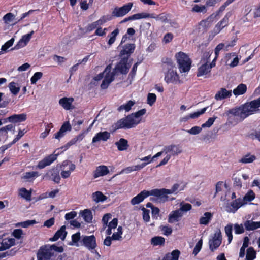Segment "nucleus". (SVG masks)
<instances>
[{
    "label": "nucleus",
    "mask_w": 260,
    "mask_h": 260,
    "mask_svg": "<svg viewBox=\"0 0 260 260\" xmlns=\"http://www.w3.org/2000/svg\"><path fill=\"white\" fill-rule=\"evenodd\" d=\"M64 251L62 246H58L55 244H45L41 246L37 253L38 260H63L61 254Z\"/></svg>",
    "instance_id": "nucleus-1"
},
{
    "label": "nucleus",
    "mask_w": 260,
    "mask_h": 260,
    "mask_svg": "<svg viewBox=\"0 0 260 260\" xmlns=\"http://www.w3.org/2000/svg\"><path fill=\"white\" fill-rule=\"evenodd\" d=\"M260 97L249 102H246L241 106L231 109L228 112L232 115L240 118V120H244L249 116L260 111Z\"/></svg>",
    "instance_id": "nucleus-2"
},
{
    "label": "nucleus",
    "mask_w": 260,
    "mask_h": 260,
    "mask_svg": "<svg viewBox=\"0 0 260 260\" xmlns=\"http://www.w3.org/2000/svg\"><path fill=\"white\" fill-rule=\"evenodd\" d=\"M146 112L145 109H141L137 112L127 115L125 118H121L114 123L112 127L113 131L121 128H131L137 125L139 122H136L134 117L139 118L144 115Z\"/></svg>",
    "instance_id": "nucleus-3"
},
{
    "label": "nucleus",
    "mask_w": 260,
    "mask_h": 260,
    "mask_svg": "<svg viewBox=\"0 0 260 260\" xmlns=\"http://www.w3.org/2000/svg\"><path fill=\"white\" fill-rule=\"evenodd\" d=\"M175 58L181 73L187 72L190 70L192 61L187 54L180 51L175 54Z\"/></svg>",
    "instance_id": "nucleus-4"
},
{
    "label": "nucleus",
    "mask_w": 260,
    "mask_h": 260,
    "mask_svg": "<svg viewBox=\"0 0 260 260\" xmlns=\"http://www.w3.org/2000/svg\"><path fill=\"white\" fill-rule=\"evenodd\" d=\"M128 57H123L116 64L115 68L112 71H111V73L115 77L118 73H120L123 75H126L128 73L130 64L128 63Z\"/></svg>",
    "instance_id": "nucleus-5"
},
{
    "label": "nucleus",
    "mask_w": 260,
    "mask_h": 260,
    "mask_svg": "<svg viewBox=\"0 0 260 260\" xmlns=\"http://www.w3.org/2000/svg\"><path fill=\"white\" fill-rule=\"evenodd\" d=\"M150 196H154L158 197L157 191L156 189L151 190H143L138 194L132 199L131 203L133 205H135L143 202L144 200Z\"/></svg>",
    "instance_id": "nucleus-6"
},
{
    "label": "nucleus",
    "mask_w": 260,
    "mask_h": 260,
    "mask_svg": "<svg viewBox=\"0 0 260 260\" xmlns=\"http://www.w3.org/2000/svg\"><path fill=\"white\" fill-rule=\"evenodd\" d=\"M43 179L51 180L55 183L59 184L60 181V171L56 167H53L49 170L44 175Z\"/></svg>",
    "instance_id": "nucleus-7"
},
{
    "label": "nucleus",
    "mask_w": 260,
    "mask_h": 260,
    "mask_svg": "<svg viewBox=\"0 0 260 260\" xmlns=\"http://www.w3.org/2000/svg\"><path fill=\"white\" fill-rule=\"evenodd\" d=\"M133 5V3L129 2L121 7H115L112 12V16L115 17L124 16L131 11Z\"/></svg>",
    "instance_id": "nucleus-8"
},
{
    "label": "nucleus",
    "mask_w": 260,
    "mask_h": 260,
    "mask_svg": "<svg viewBox=\"0 0 260 260\" xmlns=\"http://www.w3.org/2000/svg\"><path fill=\"white\" fill-rule=\"evenodd\" d=\"M179 187V184L178 183L174 184L172 187L171 189L166 188L156 189L159 198L161 201L164 202L167 200V194H172L177 191Z\"/></svg>",
    "instance_id": "nucleus-9"
},
{
    "label": "nucleus",
    "mask_w": 260,
    "mask_h": 260,
    "mask_svg": "<svg viewBox=\"0 0 260 260\" xmlns=\"http://www.w3.org/2000/svg\"><path fill=\"white\" fill-rule=\"evenodd\" d=\"M112 67L111 64L108 65L105 69V72H106V75L101 84V87L103 89H107L109 84L114 80V76L111 73Z\"/></svg>",
    "instance_id": "nucleus-10"
},
{
    "label": "nucleus",
    "mask_w": 260,
    "mask_h": 260,
    "mask_svg": "<svg viewBox=\"0 0 260 260\" xmlns=\"http://www.w3.org/2000/svg\"><path fill=\"white\" fill-rule=\"evenodd\" d=\"M57 156L58 154L53 153L45 156L43 159L38 162L36 166V168L43 169L46 167L50 166L57 159Z\"/></svg>",
    "instance_id": "nucleus-11"
},
{
    "label": "nucleus",
    "mask_w": 260,
    "mask_h": 260,
    "mask_svg": "<svg viewBox=\"0 0 260 260\" xmlns=\"http://www.w3.org/2000/svg\"><path fill=\"white\" fill-rule=\"evenodd\" d=\"M165 80L168 84L180 83L179 75L176 71L174 70V68H170L168 70L165 74Z\"/></svg>",
    "instance_id": "nucleus-12"
},
{
    "label": "nucleus",
    "mask_w": 260,
    "mask_h": 260,
    "mask_svg": "<svg viewBox=\"0 0 260 260\" xmlns=\"http://www.w3.org/2000/svg\"><path fill=\"white\" fill-rule=\"evenodd\" d=\"M222 242L221 233L220 230L216 232L213 238L209 241V248L211 251H214L219 247Z\"/></svg>",
    "instance_id": "nucleus-13"
},
{
    "label": "nucleus",
    "mask_w": 260,
    "mask_h": 260,
    "mask_svg": "<svg viewBox=\"0 0 260 260\" xmlns=\"http://www.w3.org/2000/svg\"><path fill=\"white\" fill-rule=\"evenodd\" d=\"M82 242L83 245L89 250L94 249L97 246L96 238L93 235L84 236Z\"/></svg>",
    "instance_id": "nucleus-14"
},
{
    "label": "nucleus",
    "mask_w": 260,
    "mask_h": 260,
    "mask_svg": "<svg viewBox=\"0 0 260 260\" xmlns=\"http://www.w3.org/2000/svg\"><path fill=\"white\" fill-rule=\"evenodd\" d=\"M244 204V202L240 198L235 199L226 206V210L229 212L235 213L239 208Z\"/></svg>",
    "instance_id": "nucleus-15"
},
{
    "label": "nucleus",
    "mask_w": 260,
    "mask_h": 260,
    "mask_svg": "<svg viewBox=\"0 0 260 260\" xmlns=\"http://www.w3.org/2000/svg\"><path fill=\"white\" fill-rule=\"evenodd\" d=\"M231 15V14L230 13H227L223 18L217 23L213 29L214 35L219 34L223 28L229 25V17Z\"/></svg>",
    "instance_id": "nucleus-16"
},
{
    "label": "nucleus",
    "mask_w": 260,
    "mask_h": 260,
    "mask_svg": "<svg viewBox=\"0 0 260 260\" xmlns=\"http://www.w3.org/2000/svg\"><path fill=\"white\" fill-rule=\"evenodd\" d=\"M34 34V31L32 30L29 33L25 35L22 37V38L19 41L13 49H19L20 48L25 46L30 41L31 36Z\"/></svg>",
    "instance_id": "nucleus-17"
},
{
    "label": "nucleus",
    "mask_w": 260,
    "mask_h": 260,
    "mask_svg": "<svg viewBox=\"0 0 260 260\" xmlns=\"http://www.w3.org/2000/svg\"><path fill=\"white\" fill-rule=\"evenodd\" d=\"M66 225L61 226L60 228L56 232L53 237L49 239V240L54 242L57 241L59 238L64 240L67 235V232L66 231Z\"/></svg>",
    "instance_id": "nucleus-18"
},
{
    "label": "nucleus",
    "mask_w": 260,
    "mask_h": 260,
    "mask_svg": "<svg viewBox=\"0 0 260 260\" xmlns=\"http://www.w3.org/2000/svg\"><path fill=\"white\" fill-rule=\"evenodd\" d=\"M135 45L134 44L128 43L125 44L123 49L120 52V55L123 57H127L129 58L131 54L135 50Z\"/></svg>",
    "instance_id": "nucleus-19"
},
{
    "label": "nucleus",
    "mask_w": 260,
    "mask_h": 260,
    "mask_svg": "<svg viewBox=\"0 0 260 260\" xmlns=\"http://www.w3.org/2000/svg\"><path fill=\"white\" fill-rule=\"evenodd\" d=\"M183 216V213L179 209L173 210L170 212L168 216V222L173 223L178 222Z\"/></svg>",
    "instance_id": "nucleus-20"
},
{
    "label": "nucleus",
    "mask_w": 260,
    "mask_h": 260,
    "mask_svg": "<svg viewBox=\"0 0 260 260\" xmlns=\"http://www.w3.org/2000/svg\"><path fill=\"white\" fill-rule=\"evenodd\" d=\"M232 96V90H228L225 88H221L217 91L215 95V99L217 101L223 100Z\"/></svg>",
    "instance_id": "nucleus-21"
},
{
    "label": "nucleus",
    "mask_w": 260,
    "mask_h": 260,
    "mask_svg": "<svg viewBox=\"0 0 260 260\" xmlns=\"http://www.w3.org/2000/svg\"><path fill=\"white\" fill-rule=\"evenodd\" d=\"M74 101V99L72 97H64L59 100V103L64 109L68 110L74 108V107L72 106Z\"/></svg>",
    "instance_id": "nucleus-22"
},
{
    "label": "nucleus",
    "mask_w": 260,
    "mask_h": 260,
    "mask_svg": "<svg viewBox=\"0 0 260 260\" xmlns=\"http://www.w3.org/2000/svg\"><path fill=\"white\" fill-rule=\"evenodd\" d=\"M110 137V133L107 131L98 133L92 139V143H95L100 141H106Z\"/></svg>",
    "instance_id": "nucleus-23"
},
{
    "label": "nucleus",
    "mask_w": 260,
    "mask_h": 260,
    "mask_svg": "<svg viewBox=\"0 0 260 260\" xmlns=\"http://www.w3.org/2000/svg\"><path fill=\"white\" fill-rule=\"evenodd\" d=\"M109 173L108 167L104 165L96 167L93 172L94 178H98L100 176H104Z\"/></svg>",
    "instance_id": "nucleus-24"
},
{
    "label": "nucleus",
    "mask_w": 260,
    "mask_h": 260,
    "mask_svg": "<svg viewBox=\"0 0 260 260\" xmlns=\"http://www.w3.org/2000/svg\"><path fill=\"white\" fill-rule=\"evenodd\" d=\"M166 153H170L172 155H177L182 152V149L179 145H170L166 146L164 149Z\"/></svg>",
    "instance_id": "nucleus-25"
},
{
    "label": "nucleus",
    "mask_w": 260,
    "mask_h": 260,
    "mask_svg": "<svg viewBox=\"0 0 260 260\" xmlns=\"http://www.w3.org/2000/svg\"><path fill=\"white\" fill-rule=\"evenodd\" d=\"M40 176L38 171L26 172L23 174L21 179L26 182H33L36 178Z\"/></svg>",
    "instance_id": "nucleus-26"
},
{
    "label": "nucleus",
    "mask_w": 260,
    "mask_h": 260,
    "mask_svg": "<svg viewBox=\"0 0 260 260\" xmlns=\"http://www.w3.org/2000/svg\"><path fill=\"white\" fill-rule=\"evenodd\" d=\"M27 115L25 113L20 114H14L9 117L8 120L11 123H18L25 121L26 120Z\"/></svg>",
    "instance_id": "nucleus-27"
},
{
    "label": "nucleus",
    "mask_w": 260,
    "mask_h": 260,
    "mask_svg": "<svg viewBox=\"0 0 260 260\" xmlns=\"http://www.w3.org/2000/svg\"><path fill=\"white\" fill-rule=\"evenodd\" d=\"M211 69L209 66L208 62L207 61L205 63L202 64L198 69L197 72V76L200 77L210 73Z\"/></svg>",
    "instance_id": "nucleus-28"
},
{
    "label": "nucleus",
    "mask_w": 260,
    "mask_h": 260,
    "mask_svg": "<svg viewBox=\"0 0 260 260\" xmlns=\"http://www.w3.org/2000/svg\"><path fill=\"white\" fill-rule=\"evenodd\" d=\"M15 244V240L14 238L4 239L2 241L0 246V251L9 249Z\"/></svg>",
    "instance_id": "nucleus-29"
},
{
    "label": "nucleus",
    "mask_w": 260,
    "mask_h": 260,
    "mask_svg": "<svg viewBox=\"0 0 260 260\" xmlns=\"http://www.w3.org/2000/svg\"><path fill=\"white\" fill-rule=\"evenodd\" d=\"M119 151H124L128 149L129 145L128 141L124 138H120L119 141L115 143Z\"/></svg>",
    "instance_id": "nucleus-30"
},
{
    "label": "nucleus",
    "mask_w": 260,
    "mask_h": 260,
    "mask_svg": "<svg viewBox=\"0 0 260 260\" xmlns=\"http://www.w3.org/2000/svg\"><path fill=\"white\" fill-rule=\"evenodd\" d=\"M180 252L179 250H174L171 253L166 254L162 258V260H178Z\"/></svg>",
    "instance_id": "nucleus-31"
},
{
    "label": "nucleus",
    "mask_w": 260,
    "mask_h": 260,
    "mask_svg": "<svg viewBox=\"0 0 260 260\" xmlns=\"http://www.w3.org/2000/svg\"><path fill=\"white\" fill-rule=\"evenodd\" d=\"M247 231H251L260 228V221L254 222L250 220H246L244 224Z\"/></svg>",
    "instance_id": "nucleus-32"
},
{
    "label": "nucleus",
    "mask_w": 260,
    "mask_h": 260,
    "mask_svg": "<svg viewBox=\"0 0 260 260\" xmlns=\"http://www.w3.org/2000/svg\"><path fill=\"white\" fill-rule=\"evenodd\" d=\"M148 164V162H143L140 165H137L136 166H132L126 167V168L123 170V172L125 173L128 174L133 171H138L142 168H143L145 166H146Z\"/></svg>",
    "instance_id": "nucleus-33"
},
{
    "label": "nucleus",
    "mask_w": 260,
    "mask_h": 260,
    "mask_svg": "<svg viewBox=\"0 0 260 260\" xmlns=\"http://www.w3.org/2000/svg\"><path fill=\"white\" fill-rule=\"evenodd\" d=\"M146 15H149L147 18H154L157 21H161L162 22H168V17L166 14L161 13L159 15H156L154 13H147Z\"/></svg>",
    "instance_id": "nucleus-34"
},
{
    "label": "nucleus",
    "mask_w": 260,
    "mask_h": 260,
    "mask_svg": "<svg viewBox=\"0 0 260 260\" xmlns=\"http://www.w3.org/2000/svg\"><path fill=\"white\" fill-rule=\"evenodd\" d=\"M84 221L87 223H91L93 219L92 213L89 209H86L82 211L81 213Z\"/></svg>",
    "instance_id": "nucleus-35"
},
{
    "label": "nucleus",
    "mask_w": 260,
    "mask_h": 260,
    "mask_svg": "<svg viewBox=\"0 0 260 260\" xmlns=\"http://www.w3.org/2000/svg\"><path fill=\"white\" fill-rule=\"evenodd\" d=\"M213 217V214L211 212H205L204 214V216L200 218L199 223L200 224L207 225Z\"/></svg>",
    "instance_id": "nucleus-36"
},
{
    "label": "nucleus",
    "mask_w": 260,
    "mask_h": 260,
    "mask_svg": "<svg viewBox=\"0 0 260 260\" xmlns=\"http://www.w3.org/2000/svg\"><path fill=\"white\" fill-rule=\"evenodd\" d=\"M93 200L96 203L104 202L106 200L107 197L104 195L103 193L100 191H97L92 194Z\"/></svg>",
    "instance_id": "nucleus-37"
},
{
    "label": "nucleus",
    "mask_w": 260,
    "mask_h": 260,
    "mask_svg": "<svg viewBox=\"0 0 260 260\" xmlns=\"http://www.w3.org/2000/svg\"><path fill=\"white\" fill-rule=\"evenodd\" d=\"M256 158V156L254 155L248 153L243 156L239 161L242 164H249L253 162Z\"/></svg>",
    "instance_id": "nucleus-38"
},
{
    "label": "nucleus",
    "mask_w": 260,
    "mask_h": 260,
    "mask_svg": "<svg viewBox=\"0 0 260 260\" xmlns=\"http://www.w3.org/2000/svg\"><path fill=\"white\" fill-rule=\"evenodd\" d=\"M246 85L244 84L241 83L234 89L233 93L235 95L238 96L244 94L246 92Z\"/></svg>",
    "instance_id": "nucleus-39"
},
{
    "label": "nucleus",
    "mask_w": 260,
    "mask_h": 260,
    "mask_svg": "<svg viewBox=\"0 0 260 260\" xmlns=\"http://www.w3.org/2000/svg\"><path fill=\"white\" fill-rule=\"evenodd\" d=\"M19 195L26 201H30L31 200V190H28L25 188H21L19 189Z\"/></svg>",
    "instance_id": "nucleus-40"
},
{
    "label": "nucleus",
    "mask_w": 260,
    "mask_h": 260,
    "mask_svg": "<svg viewBox=\"0 0 260 260\" xmlns=\"http://www.w3.org/2000/svg\"><path fill=\"white\" fill-rule=\"evenodd\" d=\"M135 104V101L129 100L125 104L121 105L120 106L117 108V110L119 112H121L124 110L126 112H128L131 110L132 106H133Z\"/></svg>",
    "instance_id": "nucleus-41"
},
{
    "label": "nucleus",
    "mask_w": 260,
    "mask_h": 260,
    "mask_svg": "<svg viewBox=\"0 0 260 260\" xmlns=\"http://www.w3.org/2000/svg\"><path fill=\"white\" fill-rule=\"evenodd\" d=\"M165 242V239L161 236H155L151 239V244L153 246L163 245Z\"/></svg>",
    "instance_id": "nucleus-42"
},
{
    "label": "nucleus",
    "mask_w": 260,
    "mask_h": 260,
    "mask_svg": "<svg viewBox=\"0 0 260 260\" xmlns=\"http://www.w3.org/2000/svg\"><path fill=\"white\" fill-rule=\"evenodd\" d=\"M119 33V29L116 28L111 33L108 35V37H109V39L108 41V44L109 45H111L114 43L116 40V38Z\"/></svg>",
    "instance_id": "nucleus-43"
},
{
    "label": "nucleus",
    "mask_w": 260,
    "mask_h": 260,
    "mask_svg": "<svg viewBox=\"0 0 260 260\" xmlns=\"http://www.w3.org/2000/svg\"><path fill=\"white\" fill-rule=\"evenodd\" d=\"M163 68H166L168 70L170 68H174V65L172 60L168 57H164L161 60Z\"/></svg>",
    "instance_id": "nucleus-44"
},
{
    "label": "nucleus",
    "mask_w": 260,
    "mask_h": 260,
    "mask_svg": "<svg viewBox=\"0 0 260 260\" xmlns=\"http://www.w3.org/2000/svg\"><path fill=\"white\" fill-rule=\"evenodd\" d=\"M224 230L225 233L228 237V243L230 244L233 239V224L231 223L228 224L226 226H225Z\"/></svg>",
    "instance_id": "nucleus-45"
},
{
    "label": "nucleus",
    "mask_w": 260,
    "mask_h": 260,
    "mask_svg": "<svg viewBox=\"0 0 260 260\" xmlns=\"http://www.w3.org/2000/svg\"><path fill=\"white\" fill-rule=\"evenodd\" d=\"M256 257V252L252 247H248L246 255V260H253Z\"/></svg>",
    "instance_id": "nucleus-46"
},
{
    "label": "nucleus",
    "mask_w": 260,
    "mask_h": 260,
    "mask_svg": "<svg viewBox=\"0 0 260 260\" xmlns=\"http://www.w3.org/2000/svg\"><path fill=\"white\" fill-rule=\"evenodd\" d=\"M9 87L11 93L14 95H17L20 91L19 87L16 86V83L12 82L9 83Z\"/></svg>",
    "instance_id": "nucleus-47"
},
{
    "label": "nucleus",
    "mask_w": 260,
    "mask_h": 260,
    "mask_svg": "<svg viewBox=\"0 0 260 260\" xmlns=\"http://www.w3.org/2000/svg\"><path fill=\"white\" fill-rule=\"evenodd\" d=\"M255 197V194L254 192L252 190H250L245 195L242 200L244 202V201L251 202L254 199Z\"/></svg>",
    "instance_id": "nucleus-48"
},
{
    "label": "nucleus",
    "mask_w": 260,
    "mask_h": 260,
    "mask_svg": "<svg viewBox=\"0 0 260 260\" xmlns=\"http://www.w3.org/2000/svg\"><path fill=\"white\" fill-rule=\"evenodd\" d=\"M191 11L197 13L202 12L203 13H205L207 12V9L205 6H199L198 5H194L192 8Z\"/></svg>",
    "instance_id": "nucleus-49"
},
{
    "label": "nucleus",
    "mask_w": 260,
    "mask_h": 260,
    "mask_svg": "<svg viewBox=\"0 0 260 260\" xmlns=\"http://www.w3.org/2000/svg\"><path fill=\"white\" fill-rule=\"evenodd\" d=\"M45 124H46L45 125V129L44 132L41 134V137L43 139L46 138L48 136V135L49 134L51 129L53 127V124L52 123L47 124L45 123Z\"/></svg>",
    "instance_id": "nucleus-50"
},
{
    "label": "nucleus",
    "mask_w": 260,
    "mask_h": 260,
    "mask_svg": "<svg viewBox=\"0 0 260 260\" xmlns=\"http://www.w3.org/2000/svg\"><path fill=\"white\" fill-rule=\"evenodd\" d=\"M16 251L17 250L15 248L5 252L0 253V258H3L7 256H13L15 254Z\"/></svg>",
    "instance_id": "nucleus-51"
},
{
    "label": "nucleus",
    "mask_w": 260,
    "mask_h": 260,
    "mask_svg": "<svg viewBox=\"0 0 260 260\" xmlns=\"http://www.w3.org/2000/svg\"><path fill=\"white\" fill-rule=\"evenodd\" d=\"M112 19V16L110 15H104L98 21H96L99 26L104 24L106 22Z\"/></svg>",
    "instance_id": "nucleus-52"
},
{
    "label": "nucleus",
    "mask_w": 260,
    "mask_h": 260,
    "mask_svg": "<svg viewBox=\"0 0 260 260\" xmlns=\"http://www.w3.org/2000/svg\"><path fill=\"white\" fill-rule=\"evenodd\" d=\"M149 15H146V13H137L130 16L131 20H138L142 18H147Z\"/></svg>",
    "instance_id": "nucleus-53"
},
{
    "label": "nucleus",
    "mask_w": 260,
    "mask_h": 260,
    "mask_svg": "<svg viewBox=\"0 0 260 260\" xmlns=\"http://www.w3.org/2000/svg\"><path fill=\"white\" fill-rule=\"evenodd\" d=\"M147 104L152 106L156 101V95L154 93H149L147 95Z\"/></svg>",
    "instance_id": "nucleus-54"
},
{
    "label": "nucleus",
    "mask_w": 260,
    "mask_h": 260,
    "mask_svg": "<svg viewBox=\"0 0 260 260\" xmlns=\"http://www.w3.org/2000/svg\"><path fill=\"white\" fill-rule=\"evenodd\" d=\"M43 76V73L40 72H36L30 78V82L32 84H36Z\"/></svg>",
    "instance_id": "nucleus-55"
},
{
    "label": "nucleus",
    "mask_w": 260,
    "mask_h": 260,
    "mask_svg": "<svg viewBox=\"0 0 260 260\" xmlns=\"http://www.w3.org/2000/svg\"><path fill=\"white\" fill-rule=\"evenodd\" d=\"M14 42V39L11 38L9 41H7L1 47V50L2 51H7V49L11 47Z\"/></svg>",
    "instance_id": "nucleus-56"
},
{
    "label": "nucleus",
    "mask_w": 260,
    "mask_h": 260,
    "mask_svg": "<svg viewBox=\"0 0 260 260\" xmlns=\"http://www.w3.org/2000/svg\"><path fill=\"white\" fill-rule=\"evenodd\" d=\"M141 210L143 211V219L145 222L150 221V211L148 209L145 208L144 207L141 208Z\"/></svg>",
    "instance_id": "nucleus-57"
},
{
    "label": "nucleus",
    "mask_w": 260,
    "mask_h": 260,
    "mask_svg": "<svg viewBox=\"0 0 260 260\" xmlns=\"http://www.w3.org/2000/svg\"><path fill=\"white\" fill-rule=\"evenodd\" d=\"M36 223H37V221L35 220H28L20 222L18 224L22 228H26Z\"/></svg>",
    "instance_id": "nucleus-58"
},
{
    "label": "nucleus",
    "mask_w": 260,
    "mask_h": 260,
    "mask_svg": "<svg viewBox=\"0 0 260 260\" xmlns=\"http://www.w3.org/2000/svg\"><path fill=\"white\" fill-rule=\"evenodd\" d=\"M234 228L236 234H241L244 232V229L242 224L236 223L234 225Z\"/></svg>",
    "instance_id": "nucleus-59"
},
{
    "label": "nucleus",
    "mask_w": 260,
    "mask_h": 260,
    "mask_svg": "<svg viewBox=\"0 0 260 260\" xmlns=\"http://www.w3.org/2000/svg\"><path fill=\"white\" fill-rule=\"evenodd\" d=\"M216 119V117L209 118L205 123H203L202 125V127L205 128L211 127L213 124Z\"/></svg>",
    "instance_id": "nucleus-60"
},
{
    "label": "nucleus",
    "mask_w": 260,
    "mask_h": 260,
    "mask_svg": "<svg viewBox=\"0 0 260 260\" xmlns=\"http://www.w3.org/2000/svg\"><path fill=\"white\" fill-rule=\"evenodd\" d=\"M98 25L96 21L93 22L89 24H88L85 27V30L86 32H90L95 29L96 28L98 27Z\"/></svg>",
    "instance_id": "nucleus-61"
},
{
    "label": "nucleus",
    "mask_w": 260,
    "mask_h": 260,
    "mask_svg": "<svg viewBox=\"0 0 260 260\" xmlns=\"http://www.w3.org/2000/svg\"><path fill=\"white\" fill-rule=\"evenodd\" d=\"M203 241L202 239H200L196 244L195 247L193 251V254L195 255H197L201 250L202 246Z\"/></svg>",
    "instance_id": "nucleus-62"
},
{
    "label": "nucleus",
    "mask_w": 260,
    "mask_h": 260,
    "mask_svg": "<svg viewBox=\"0 0 260 260\" xmlns=\"http://www.w3.org/2000/svg\"><path fill=\"white\" fill-rule=\"evenodd\" d=\"M90 131V127H88L87 129L84 130L82 133L79 134L78 136L75 137L77 142L81 141L85 137V135Z\"/></svg>",
    "instance_id": "nucleus-63"
},
{
    "label": "nucleus",
    "mask_w": 260,
    "mask_h": 260,
    "mask_svg": "<svg viewBox=\"0 0 260 260\" xmlns=\"http://www.w3.org/2000/svg\"><path fill=\"white\" fill-rule=\"evenodd\" d=\"M202 128V127L195 126L192 127L190 129L188 130V132L191 135H197L201 132Z\"/></svg>",
    "instance_id": "nucleus-64"
}]
</instances>
